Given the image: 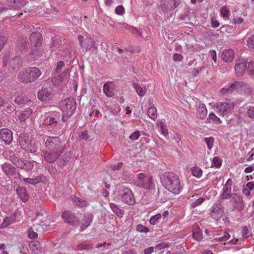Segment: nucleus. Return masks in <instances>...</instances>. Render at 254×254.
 <instances>
[{
  "label": "nucleus",
  "instance_id": "f257e3e1",
  "mask_svg": "<svg viewBox=\"0 0 254 254\" xmlns=\"http://www.w3.org/2000/svg\"><path fill=\"white\" fill-rule=\"evenodd\" d=\"M163 186L170 192L179 194L182 189L179 177L172 172H165L161 177Z\"/></svg>",
  "mask_w": 254,
  "mask_h": 254
},
{
  "label": "nucleus",
  "instance_id": "f03ea898",
  "mask_svg": "<svg viewBox=\"0 0 254 254\" xmlns=\"http://www.w3.org/2000/svg\"><path fill=\"white\" fill-rule=\"evenodd\" d=\"M29 40L30 41V53L27 57L29 62L39 60L43 56V51L41 49L42 37L39 32H33L31 34Z\"/></svg>",
  "mask_w": 254,
  "mask_h": 254
},
{
  "label": "nucleus",
  "instance_id": "7ed1b4c3",
  "mask_svg": "<svg viewBox=\"0 0 254 254\" xmlns=\"http://www.w3.org/2000/svg\"><path fill=\"white\" fill-rule=\"evenodd\" d=\"M41 75V70L36 67H29L21 70L18 74V79L23 83L34 82Z\"/></svg>",
  "mask_w": 254,
  "mask_h": 254
},
{
  "label": "nucleus",
  "instance_id": "20e7f679",
  "mask_svg": "<svg viewBox=\"0 0 254 254\" xmlns=\"http://www.w3.org/2000/svg\"><path fill=\"white\" fill-rule=\"evenodd\" d=\"M43 124L49 131L57 128L61 121V114L58 111H51L45 113L42 115Z\"/></svg>",
  "mask_w": 254,
  "mask_h": 254
},
{
  "label": "nucleus",
  "instance_id": "39448f33",
  "mask_svg": "<svg viewBox=\"0 0 254 254\" xmlns=\"http://www.w3.org/2000/svg\"><path fill=\"white\" fill-rule=\"evenodd\" d=\"M134 183L136 186L147 190L153 189L155 186L153 177L145 173L138 174Z\"/></svg>",
  "mask_w": 254,
  "mask_h": 254
},
{
  "label": "nucleus",
  "instance_id": "423d86ee",
  "mask_svg": "<svg viewBox=\"0 0 254 254\" xmlns=\"http://www.w3.org/2000/svg\"><path fill=\"white\" fill-rule=\"evenodd\" d=\"M19 142L21 147L27 151L34 153L37 147L35 141L31 140V137L25 133H21L19 136Z\"/></svg>",
  "mask_w": 254,
  "mask_h": 254
},
{
  "label": "nucleus",
  "instance_id": "0eeeda50",
  "mask_svg": "<svg viewBox=\"0 0 254 254\" xmlns=\"http://www.w3.org/2000/svg\"><path fill=\"white\" fill-rule=\"evenodd\" d=\"M45 146L48 150L64 152V147L62 145L61 139L56 136H46Z\"/></svg>",
  "mask_w": 254,
  "mask_h": 254
},
{
  "label": "nucleus",
  "instance_id": "6e6552de",
  "mask_svg": "<svg viewBox=\"0 0 254 254\" xmlns=\"http://www.w3.org/2000/svg\"><path fill=\"white\" fill-rule=\"evenodd\" d=\"M237 190L234 189L233 192H231V188L230 184H226L223 188V193L221 194V197L223 199H231V201L234 203L235 208L238 206V195Z\"/></svg>",
  "mask_w": 254,
  "mask_h": 254
},
{
  "label": "nucleus",
  "instance_id": "1a4fd4ad",
  "mask_svg": "<svg viewBox=\"0 0 254 254\" xmlns=\"http://www.w3.org/2000/svg\"><path fill=\"white\" fill-rule=\"evenodd\" d=\"M61 107L63 113L68 117H70L76 110V102L73 99L64 100L61 103Z\"/></svg>",
  "mask_w": 254,
  "mask_h": 254
},
{
  "label": "nucleus",
  "instance_id": "9d476101",
  "mask_svg": "<svg viewBox=\"0 0 254 254\" xmlns=\"http://www.w3.org/2000/svg\"><path fill=\"white\" fill-rule=\"evenodd\" d=\"M120 196L122 201L128 205H133L135 203L132 191L128 188L122 186L120 190Z\"/></svg>",
  "mask_w": 254,
  "mask_h": 254
},
{
  "label": "nucleus",
  "instance_id": "9b49d317",
  "mask_svg": "<svg viewBox=\"0 0 254 254\" xmlns=\"http://www.w3.org/2000/svg\"><path fill=\"white\" fill-rule=\"evenodd\" d=\"M3 64L5 65H8L9 70H18L22 66L23 60L18 56H16L11 59L9 62L7 60L6 56L3 57Z\"/></svg>",
  "mask_w": 254,
  "mask_h": 254
},
{
  "label": "nucleus",
  "instance_id": "f8f14e48",
  "mask_svg": "<svg viewBox=\"0 0 254 254\" xmlns=\"http://www.w3.org/2000/svg\"><path fill=\"white\" fill-rule=\"evenodd\" d=\"M1 169L8 177L21 179L22 176L16 171V168L9 163H4L1 165Z\"/></svg>",
  "mask_w": 254,
  "mask_h": 254
},
{
  "label": "nucleus",
  "instance_id": "ddd939ff",
  "mask_svg": "<svg viewBox=\"0 0 254 254\" xmlns=\"http://www.w3.org/2000/svg\"><path fill=\"white\" fill-rule=\"evenodd\" d=\"M224 213V208L222 205L220 203H216L212 206L210 215L212 218L218 221L222 218Z\"/></svg>",
  "mask_w": 254,
  "mask_h": 254
},
{
  "label": "nucleus",
  "instance_id": "4468645a",
  "mask_svg": "<svg viewBox=\"0 0 254 254\" xmlns=\"http://www.w3.org/2000/svg\"><path fill=\"white\" fill-rule=\"evenodd\" d=\"M62 218L65 223L71 226H75L79 224V218L70 211L66 210L63 212L62 214Z\"/></svg>",
  "mask_w": 254,
  "mask_h": 254
},
{
  "label": "nucleus",
  "instance_id": "2eb2a0df",
  "mask_svg": "<svg viewBox=\"0 0 254 254\" xmlns=\"http://www.w3.org/2000/svg\"><path fill=\"white\" fill-rule=\"evenodd\" d=\"M234 106L235 104L232 102H219L214 105V108L219 115L224 116L227 114L228 110L233 109Z\"/></svg>",
  "mask_w": 254,
  "mask_h": 254
},
{
  "label": "nucleus",
  "instance_id": "dca6fc26",
  "mask_svg": "<svg viewBox=\"0 0 254 254\" xmlns=\"http://www.w3.org/2000/svg\"><path fill=\"white\" fill-rule=\"evenodd\" d=\"M53 97V91L50 87H43L38 93V99L42 102L47 103Z\"/></svg>",
  "mask_w": 254,
  "mask_h": 254
},
{
  "label": "nucleus",
  "instance_id": "f3484780",
  "mask_svg": "<svg viewBox=\"0 0 254 254\" xmlns=\"http://www.w3.org/2000/svg\"><path fill=\"white\" fill-rule=\"evenodd\" d=\"M63 153V151L47 149L44 152L43 157L47 162L52 163L57 160Z\"/></svg>",
  "mask_w": 254,
  "mask_h": 254
},
{
  "label": "nucleus",
  "instance_id": "a211bd4d",
  "mask_svg": "<svg viewBox=\"0 0 254 254\" xmlns=\"http://www.w3.org/2000/svg\"><path fill=\"white\" fill-rule=\"evenodd\" d=\"M247 67L248 73L254 75V62L252 61L248 63V66H247L246 62L244 60L239 59V74H243Z\"/></svg>",
  "mask_w": 254,
  "mask_h": 254
},
{
  "label": "nucleus",
  "instance_id": "6ab92c4d",
  "mask_svg": "<svg viewBox=\"0 0 254 254\" xmlns=\"http://www.w3.org/2000/svg\"><path fill=\"white\" fill-rule=\"evenodd\" d=\"M0 137L5 144H9L12 140L11 131L7 128H2L0 130Z\"/></svg>",
  "mask_w": 254,
  "mask_h": 254
},
{
  "label": "nucleus",
  "instance_id": "aec40b11",
  "mask_svg": "<svg viewBox=\"0 0 254 254\" xmlns=\"http://www.w3.org/2000/svg\"><path fill=\"white\" fill-rule=\"evenodd\" d=\"M238 88V82L235 81L231 84L228 87H224L220 91L221 95H229L237 91Z\"/></svg>",
  "mask_w": 254,
  "mask_h": 254
},
{
  "label": "nucleus",
  "instance_id": "412c9836",
  "mask_svg": "<svg viewBox=\"0 0 254 254\" xmlns=\"http://www.w3.org/2000/svg\"><path fill=\"white\" fill-rule=\"evenodd\" d=\"M115 84L113 82H107L103 86V92L108 97L114 95Z\"/></svg>",
  "mask_w": 254,
  "mask_h": 254
},
{
  "label": "nucleus",
  "instance_id": "4be33fe9",
  "mask_svg": "<svg viewBox=\"0 0 254 254\" xmlns=\"http://www.w3.org/2000/svg\"><path fill=\"white\" fill-rule=\"evenodd\" d=\"M16 191L17 194L23 202H25L29 200V196L26 188L22 187H18L16 189Z\"/></svg>",
  "mask_w": 254,
  "mask_h": 254
},
{
  "label": "nucleus",
  "instance_id": "5701e85b",
  "mask_svg": "<svg viewBox=\"0 0 254 254\" xmlns=\"http://www.w3.org/2000/svg\"><path fill=\"white\" fill-rule=\"evenodd\" d=\"M81 47L82 49H85L86 51L91 49L95 50L97 49V46L95 44L94 40L89 37L85 39L84 43L82 44Z\"/></svg>",
  "mask_w": 254,
  "mask_h": 254
},
{
  "label": "nucleus",
  "instance_id": "b1692460",
  "mask_svg": "<svg viewBox=\"0 0 254 254\" xmlns=\"http://www.w3.org/2000/svg\"><path fill=\"white\" fill-rule=\"evenodd\" d=\"M221 58L225 62H231L234 58L233 50L232 49L224 50L221 53Z\"/></svg>",
  "mask_w": 254,
  "mask_h": 254
},
{
  "label": "nucleus",
  "instance_id": "393cba45",
  "mask_svg": "<svg viewBox=\"0 0 254 254\" xmlns=\"http://www.w3.org/2000/svg\"><path fill=\"white\" fill-rule=\"evenodd\" d=\"M19 151L16 150H9L8 151V157L9 160L11 161L12 163H13L17 167L18 166V164L20 163V161H21L22 159H19V155L18 154Z\"/></svg>",
  "mask_w": 254,
  "mask_h": 254
},
{
  "label": "nucleus",
  "instance_id": "a878e982",
  "mask_svg": "<svg viewBox=\"0 0 254 254\" xmlns=\"http://www.w3.org/2000/svg\"><path fill=\"white\" fill-rule=\"evenodd\" d=\"M41 228H42V227L39 224L33 225L32 226L29 228L27 231L28 237L31 239H36L38 237L37 231Z\"/></svg>",
  "mask_w": 254,
  "mask_h": 254
},
{
  "label": "nucleus",
  "instance_id": "bb28decb",
  "mask_svg": "<svg viewBox=\"0 0 254 254\" xmlns=\"http://www.w3.org/2000/svg\"><path fill=\"white\" fill-rule=\"evenodd\" d=\"M93 220V215L90 213H86L84 215V223L81 225V230L83 231L90 226Z\"/></svg>",
  "mask_w": 254,
  "mask_h": 254
},
{
  "label": "nucleus",
  "instance_id": "cd10ccee",
  "mask_svg": "<svg viewBox=\"0 0 254 254\" xmlns=\"http://www.w3.org/2000/svg\"><path fill=\"white\" fill-rule=\"evenodd\" d=\"M34 165L32 162L28 160L22 159L20 163L18 164L17 167L22 169H24L27 171L31 170L33 168Z\"/></svg>",
  "mask_w": 254,
  "mask_h": 254
},
{
  "label": "nucleus",
  "instance_id": "c85d7f7f",
  "mask_svg": "<svg viewBox=\"0 0 254 254\" xmlns=\"http://www.w3.org/2000/svg\"><path fill=\"white\" fill-rule=\"evenodd\" d=\"M132 87L139 97H141L145 95L147 89L145 86L142 87L139 84L133 82L132 84Z\"/></svg>",
  "mask_w": 254,
  "mask_h": 254
},
{
  "label": "nucleus",
  "instance_id": "c756f323",
  "mask_svg": "<svg viewBox=\"0 0 254 254\" xmlns=\"http://www.w3.org/2000/svg\"><path fill=\"white\" fill-rule=\"evenodd\" d=\"M207 110L205 105L203 103H200L197 107V116L200 119H204L207 115Z\"/></svg>",
  "mask_w": 254,
  "mask_h": 254
},
{
  "label": "nucleus",
  "instance_id": "7c9ffc66",
  "mask_svg": "<svg viewBox=\"0 0 254 254\" xmlns=\"http://www.w3.org/2000/svg\"><path fill=\"white\" fill-rule=\"evenodd\" d=\"M31 107L32 106H30L29 108H27L18 114V117L21 122L25 121L31 114H32L33 109Z\"/></svg>",
  "mask_w": 254,
  "mask_h": 254
},
{
  "label": "nucleus",
  "instance_id": "2f4dec72",
  "mask_svg": "<svg viewBox=\"0 0 254 254\" xmlns=\"http://www.w3.org/2000/svg\"><path fill=\"white\" fill-rule=\"evenodd\" d=\"M15 213H13L12 216L10 217H6L3 221V222L0 225V228H6L12 223L15 221Z\"/></svg>",
  "mask_w": 254,
  "mask_h": 254
},
{
  "label": "nucleus",
  "instance_id": "473e14b6",
  "mask_svg": "<svg viewBox=\"0 0 254 254\" xmlns=\"http://www.w3.org/2000/svg\"><path fill=\"white\" fill-rule=\"evenodd\" d=\"M239 92L241 95H249L252 93V89L245 83L239 84Z\"/></svg>",
  "mask_w": 254,
  "mask_h": 254
},
{
  "label": "nucleus",
  "instance_id": "72a5a7b5",
  "mask_svg": "<svg viewBox=\"0 0 254 254\" xmlns=\"http://www.w3.org/2000/svg\"><path fill=\"white\" fill-rule=\"evenodd\" d=\"M192 237L195 240L200 241L202 239V233L197 225L193 228Z\"/></svg>",
  "mask_w": 254,
  "mask_h": 254
},
{
  "label": "nucleus",
  "instance_id": "f704fd0d",
  "mask_svg": "<svg viewBox=\"0 0 254 254\" xmlns=\"http://www.w3.org/2000/svg\"><path fill=\"white\" fill-rule=\"evenodd\" d=\"M110 206L114 213L118 217H122L123 216L124 210L120 208L117 204L112 202L110 203Z\"/></svg>",
  "mask_w": 254,
  "mask_h": 254
},
{
  "label": "nucleus",
  "instance_id": "c9c22d12",
  "mask_svg": "<svg viewBox=\"0 0 254 254\" xmlns=\"http://www.w3.org/2000/svg\"><path fill=\"white\" fill-rule=\"evenodd\" d=\"M23 180L25 184H31L32 185H36L41 182V178L39 176H37L33 179L24 178Z\"/></svg>",
  "mask_w": 254,
  "mask_h": 254
},
{
  "label": "nucleus",
  "instance_id": "e433bc0d",
  "mask_svg": "<svg viewBox=\"0 0 254 254\" xmlns=\"http://www.w3.org/2000/svg\"><path fill=\"white\" fill-rule=\"evenodd\" d=\"M30 100L26 97L23 95H19L16 97L14 100L15 103L18 105H21L23 104H27L28 102H30Z\"/></svg>",
  "mask_w": 254,
  "mask_h": 254
},
{
  "label": "nucleus",
  "instance_id": "4c0bfd02",
  "mask_svg": "<svg viewBox=\"0 0 254 254\" xmlns=\"http://www.w3.org/2000/svg\"><path fill=\"white\" fill-rule=\"evenodd\" d=\"M254 189V183L253 182L248 183L246 186H244L242 191L246 195H249L250 194V191Z\"/></svg>",
  "mask_w": 254,
  "mask_h": 254
},
{
  "label": "nucleus",
  "instance_id": "58836bf2",
  "mask_svg": "<svg viewBox=\"0 0 254 254\" xmlns=\"http://www.w3.org/2000/svg\"><path fill=\"white\" fill-rule=\"evenodd\" d=\"M147 114L153 120H155L158 117L157 110L155 107H150L148 109Z\"/></svg>",
  "mask_w": 254,
  "mask_h": 254
},
{
  "label": "nucleus",
  "instance_id": "ea45409f",
  "mask_svg": "<svg viewBox=\"0 0 254 254\" xmlns=\"http://www.w3.org/2000/svg\"><path fill=\"white\" fill-rule=\"evenodd\" d=\"M93 246L91 244L81 243L77 245V250L78 251L90 250L93 249Z\"/></svg>",
  "mask_w": 254,
  "mask_h": 254
},
{
  "label": "nucleus",
  "instance_id": "a19ab883",
  "mask_svg": "<svg viewBox=\"0 0 254 254\" xmlns=\"http://www.w3.org/2000/svg\"><path fill=\"white\" fill-rule=\"evenodd\" d=\"M191 171L192 175L196 178H200L202 175V170L198 166L192 167Z\"/></svg>",
  "mask_w": 254,
  "mask_h": 254
},
{
  "label": "nucleus",
  "instance_id": "79ce46f5",
  "mask_svg": "<svg viewBox=\"0 0 254 254\" xmlns=\"http://www.w3.org/2000/svg\"><path fill=\"white\" fill-rule=\"evenodd\" d=\"M73 201L74 203H76V205H77L79 207H84L88 205V203L86 201L78 197H74V198H73Z\"/></svg>",
  "mask_w": 254,
  "mask_h": 254
},
{
  "label": "nucleus",
  "instance_id": "37998d69",
  "mask_svg": "<svg viewBox=\"0 0 254 254\" xmlns=\"http://www.w3.org/2000/svg\"><path fill=\"white\" fill-rule=\"evenodd\" d=\"M230 238V235L227 232H224L223 236L221 234H217L215 239L218 242L226 241Z\"/></svg>",
  "mask_w": 254,
  "mask_h": 254
},
{
  "label": "nucleus",
  "instance_id": "c03bdc74",
  "mask_svg": "<svg viewBox=\"0 0 254 254\" xmlns=\"http://www.w3.org/2000/svg\"><path fill=\"white\" fill-rule=\"evenodd\" d=\"M241 239L244 240L249 238L251 236V233L247 227H243L241 230Z\"/></svg>",
  "mask_w": 254,
  "mask_h": 254
},
{
  "label": "nucleus",
  "instance_id": "a18cd8bd",
  "mask_svg": "<svg viewBox=\"0 0 254 254\" xmlns=\"http://www.w3.org/2000/svg\"><path fill=\"white\" fill-rule=\"evenodd\" d=\"M161 218V215L160 213H157V214L152 216L150 217L149 223L152 225H154L156 224L157 221Z\"/></svg>",
  "mask_w": 254,
  "mask_h": 254
},
{
  "label": "nucleus",
  "instance_id": "49530a36",
  "mask_svg": "<svg viewBox=\"0 0 254 254\" xmlns=\"http://www.w3.org/2000/svg\"><path fill=\"white\" fill-rule=\"evenodd\" d=\"M69 69H65L59 76L60 82L67 81L68 77Z\"/></svg>",
  "mask_w": 254,
  "mask_h": 254
},
{
  "label": "nucleus",
  "instance_id": "de8ad7c7",
  "mask_svg": "<svg viewBox=\"0 0 254 254\" xmlns=\"http://www.w3.org/2000/svg\"><path fill=\"white\" fill-rule=\"evenodd\" d=\"M212 165L216 168H219L222 165V160L219 157L215 156L212 159Z\"/></svg>",
  "mask_w": 254,
  "mask_h": 254
},
{
  "label": "nucleus",
  "instance_id": "09e8293b",
  "mask_svg": "<svg viewBox=\"0 0 254 254\" xmlns=\"http://www.w3.org/2000/svg\"><path fill=\"white\" fill-rule=\"evenodd\" d=\"M70 156L69 155H64L61 158H60L59 161V165H66L67 162L69 161Z\"/></svg>",
  "mask_w": 254,
  "mask_h": 254
},
{
  "label": "nucleus",
  "instance_id": "8fccbe9b",
  "mask_svg": "<svg viewBox=\"0 0 254 254\" xmlns=\"http://www.w3.org/2000/svg\"><path fill=\"white\" fill-rule=\"evenodd\" d=\"M209 119L212 121L215 124H220L221 123L220 119L215 115L213 113H210L208 116Z\"/></svg>",
  "mask_w": 254,
  "mask_h": 254
},
{
  "label": "nucleus",
  "instance_id": "3c124183",
  "mask_svg": "<svg viewBox=\"0 0 254 254\" xmlns=\"http://www.w3.org/2000/svg\"><path fill=\"white\" fill-rule=\"evenodd\" d=\"M214 140V138L212 137H206L204 138V141L209 150H211L213 146Z\"/></svg>",
  "mask_w": 254,
  "mask_h": 254
},
{
  "label": "nucleus",
  "instance_id": "603ef678",
  "mask_svg": "<svg viewBox=\"0 0 254 254\" xmlns=\"http://www.w3.org/2000/svg\"><path fill=\"white\" fill-rule=\"evenodd\" d=\"M170 4V9H174L180 4V0H169L165 1V2Z\"/></svg>",
  "mask_w": 254,
  "mask_h": 254
},
{
  "label": "nucleus",
  "instance_id": "864d4df0",
  "mask_svg": "<svg viewBox=\"0 0 254 254\" xmlns=\"http://www.w3.org/2000/svg\"><path fill=\"white\" fill-rule=\"evenodd\" d=\"M204 201V198L199 197L195 201L192 202L191 203L190 205L192 207L195 208V207H196L199 206L200 205H201Z\"/></svg>",
  "mask_w": 254,
  "mask_h": 254
},
{
  "label": "nucleus",
  "instance_id": "5fc2aeb1",
  "mask_svg": "<svg viewBox=\"0 0 254 254\" xmlns=\"http://www.w3.org/2000/svg\"><path fill=\"white\" fill-rule=\"evenodd\" d=\"M20 47L23 50L28 49V47L29 46L28 42L26 39L24 38H22L20 41Z\"/></svg>",
  "mask_w": 254,
  "mask_h": 254
},
{
  "label": "nucleus",
  "instance_id": "6e6d98bb",
  "mask_svg": "<svg viewBox=\"0 0 254 254\" xmlns=\"http://www.w3.org/2000/svg\"><path fill=\"white\" fill-rule=\"evenodd\" d=\"M247 46L252 49H254V35L251 36L247 40Z\"/></svg>",
  "mask_w": 254,
  "mask_h": 254
},
{
  "label": "nucleus",
  "instance_id": "4d7b16f0",
  "mask_svg": "<svg viewBox=\"0 0 254 254\" xmlns=\"http://www.w3.org/2000/svg\"><path fill=\"white\" fill-rule=\"evenodd\" d=\"M136 229L139 232L148 233L149 232V229L141 224H138L136 227Z\"/></svg>",
  "mask_w": 254,
  "mask_h": 254
},
{
  "label": "nucleus",
  "instance_id": "13d9d810",
  "mask_svg": "<svg viewBox=\"0 0 254 254\" xmlns=\"http://www.w3.org/2000/svg\"><path fill=\"white\" fill-rule=\"evenodd\" d=\"M160 126L161 128V131L162 133L164 135L166 136L168 134V130L166 128L165 123L161 122L160 123Z\"/></svg>",
  "mask_w": 254,
  "mask_h": 254
},
{
  "label": "nucleus",
  "instance_id": "bf43d9fd",
  "mask_svg": "<svg viewBox=\"0 0 254 254\" xmlns=\"http://www.w3.org/2000/svg\"><path fill=\"white\" fill-rule=\"evenodd\" d=\"M221 15L224 18H229V11L227 9L226 7H222L220 9Z\"/></svg>",
  "mask_w": 254,
  "mask_h": 254
},
{
  "label": "nucleus",
  "instance_id": "052dcab7",
  "mask_svg": "<svg viewBox=\"0 0 254 254\" xmlns=\"http://www.w3.org/2000/svg\"><path fill=\"white\" fill-rule=\"evenodd\" d=\"M7 41V38L4 36H0V51L4 47L5 44H6Z\"/></svg>",
  "mask_w": 254,
  "mask_h": 254
},
{
  "label": "nucleus",
  "instance_id": "680f3d73",
  "mask_svg": "<svg viewBox=\"0 0 254 254\" xmlns=\"http://www.w3.org/2000/svg\"><path fill=\"white\" fill-rule=\"evenodd\" d=\"M140 136V132L139 130H136L132 132L129 136V138L132 140H137Z\"/></svg>",
  "mask_w": 254,
  "mask_h": 254
},
{
  "label": "nucleus",
  "instance_id": "e2e57ef3",
  "mask_svg": "<svg viewBox=\"0 0 254 254\" xmlns=\"http://www.w3.org/2000/svg\"><path fill=\"white\" fill-rule=\"evenodd\" d=\"M65 64L63 61H60L58 62L56 68L55 69V72L57 73H59L61 71L62 68L64 66Z\"/></svg>",
  "mask_w": 254,
  "mask_h": 254
},
{
  "label": "nucleus",
  "instance_id": "0e129e2a",
  "mask_svg": "<svg viewBox=\"0 0 254 254\" xmlns=\"http://www.w3.org/2000/svg\"><path fill=\"white\" fill-rule=\"evenodd\" d=\"M115 12L118 15H122L125 12V9L123 6L118 5L115 9Z\"/></svg>",
  "mask_w": 254,
  "mask_h": 254
},
{
  "label": "nucleus",
  "instance_id": "69168bd1",
  "mask_svg": "<svg viewBox=\"0 0 254 254\" xmlns=\"http://www.w3.org/2000/svg\"><path fill=\"white\" fill-rule=\"evenodd\" d=\"M183 59V56L181 54L176 53L173 55V60L174 61L180 62L182 61Z\"/></svg>",
  "mask_w": 254,
  "mask_h": 254
},
{
  "label": "nucleus",
  "instance_id": "338daca9",
  "mask_svg": "<svg viewBox=\"0 0 254 254\" xmlns=\"http://www.w3.org/2000/svg\"><path fill=\"white\" fill-rule=\"evenodd\" d=\"M80 139L87 140L89 138L87 130L83 131L80 134Z\"/></svg>",
  "mask_w": 254,
  "mask_h": 254
},
{
  "label": "nucleus",
  "instance_id": "774afa93",
  "mask_svg": "<svg viewBox=\"0 0 254 254\" xmlns=\"http://www.w3.org/2000/svg\"><path fill=\"white\" fill-rule=\"evenodd\" d=\"M247 114L250 118H254V108H249L248 110Z\"/></svg>",
  "mask_w": 254,
  "mask_h": 254
}]
</instances>
